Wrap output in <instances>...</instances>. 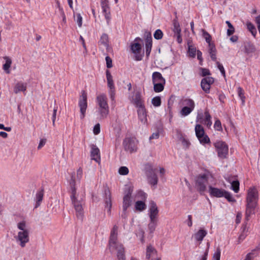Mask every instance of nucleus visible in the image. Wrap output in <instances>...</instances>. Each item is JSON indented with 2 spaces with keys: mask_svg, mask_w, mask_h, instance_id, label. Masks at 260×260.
Returning <instances> with one entry per match:
<instances>
[{
  "mask_svg": "<svg viewBox=\"0 0 260 260\" xmlns=\"http://www.w3.org/2000/svg\"><path fill=\"white\" fill-rule=\"evenodd\" d=\"M202 31L203 37L205 39L206 42L208 44V46L209 44H213V43H211V36L205 29H202Z\"/></svg>",
  "mask_w": 260,
  "mask_h": 260,
  "instance_id": "41",
  "label": "nucleus"
},
{
  "mask_svg": "<svg viewBox=\"0 0 260 260\" xmlns=\"http://www.w3.org/2000/svg\"><path fill=\"white\" fill-rule=\"evenodd\" d=\"M223 197H224L229 202H232V203H235L236 202V200L235 199V198L232 196V194L226 191V190H224V191L223 192Z\"/></svg>",
  "mask_w": 260,
  "mask_h": 260,
  "instance_id": "44",
  "label": "nucleus"
},
{
  "mask_svg": "<svg viewBox=\"0 0 260 260\" xmlns=\"http://www.w3.org/2000/svg\"><path fill=\"white\" fill-rule=\"evenodd\" d=\"M106 78L107 80L108 86L109 88H114V84L113 77L109 70L106 71Z\"/></svg>",
  "mask_w": 260,
  "mask_h": 260,
  "instance_id": "34",
  "label": "nucleus"
},
{
  "mask_svg": "<svg viewBox=\"0 0 260 260\" xmlns=\"http://www.w3.org/2000/svg\"><path fill=\"white\" fill-rule=\"evenodd\" d=\"M109 94L110 98L112 101L115 100V90L114 88H110Z\"/></svg>",
  "mask_w": 260,
  "mask_h": 260,
  "instance_id": "58",
  "label": "nucleus"
},
{
  "mask_svg": "<svg viewBox=\"0 0 260 260\" xmlns=\"http://www.w3.org/2000/svg\"><path fill=\"white\" fill-rule=\"evenodd\" d=\"M240 183L238 180H234L231 183V189L236 193L239 191Z\"/></svg>",
  "mask_w": 260,
  "mask_h": 260,
  "instance_id": "43",
  "label": "nucleus"
},
{
  "mask_svg": "<svg viewBox=\"0 0 260 260\" xmlns=\"http://www.w3.org/2000/svg\"><path fill=\"white\" fill-rule=\"evenodd\" d=\"M83 175V169L81 167H80L77 170L76 176L72 175L71 180L69 182L70 198L72 203L76 211L77 217L80 219H82L83 217V209L82 207L83 199L82 198L79 199L78 198V194L77 193L76 183L80 182Z\"/></svg>",
  "mask_w": 260,
  "mask_h": 260,
  "instance_id": "1",
  "label": "nucleus"
},
{
  "mask_svg": "<svg viewBox=\"0 0 260 260\" xmlns=\"http://www.w3.org/2000/svg\"><path fill=\"white\" fill-rule=\"evenodd\" d=\"M209 53L211 59L213 61H216V49L215 46L214 44H209Z\"/></svg>",
  "mask_w": 260,
  "mask_h": 260,
  "instance_id": "33",
  "label": "nucleus"
},
{
  "mask_svg": "<svg viewBox=\"0 0 260 260\" xmlns=\"http://www.w3.org/2000/svg\"><path fill=\"white\" fill-rule=\"evenodd\" d=\"M166 83H155L153 84V89L155 92H160L164 89Z\"/></svg>",
  "mask_w": 260,
  "mask_h": 260,
  "instance_id": "37",
  "label": "nucleus"
},
{
  "mask_svg": "<svg viewBox=\"0 0 260 260\" xmlns=\"http://www.w3.org/2000/svg\"><path fill=\"white\" fill-rule=\"evenodd\" d=\"M198 121L200 123H203L208 128H210L212 125L211 116L208 111L206 110L204 112V118L202 120V117H198Z\"/></svg>",
  "mask_w": 260,
  "mask_h": 260,
  "instance_id": "21",
  "label": "nucleus"
},
{
  "mask_svg": "<svg viewBox=\"0 0 260 260\" xmlns=\"http://www.w3.org/2000/svg\"><path fill=\"white\" fill-rule=\"evenodd\" d=\"M159 134L158 132L154 133L150 137L149 139H150V140H151L152 139H157L159 138Z\"/></svg>",
  "mask_w": 260,
  "mask_h": 260,
  "instance_id": "62",
  "label": "nucleus"
},
{
  "mask_svg": "<svg viewBox=\"0 0 260 260\" xmlns=\"http://www.w3.org/2000/svg\"><path fill=\"white\" fill-rule=\"evenodd\" d=\"M220 250L219 248H217L216 251L214 252L213 258L214 260H220Z\"/></svg>",
  "mask_w": 260,
  "mask_h": 260,
  "instance_id": "55",
  "label": "nucleus"
},
{
  "mask_svg": "<svg viewBox=\"0 0 260 260\" xmlns=\"http://www.w3.org/2000/svg\"><path fill=\"white\" fill-rule=\"evenodd\" d=\"M101 7L103 10V12L104 13H107L108 12H110L109 7L107 4V2L106 1H102L101 3Z\"/></svg>",
  "mask_w": 260,
  "mask_h": 260,
  "instance_id": "51",
  "label": "nucleus"
},
{
  "mask_svg": "<svg viewBox=\"0 0 260 260\" xmlns=\"http://www.w3.org/2000/svg\"><path fill=\"white\" fill-rule=\"evenodd\" d=\"M197 52V51L194 47L191 45L188 46V53L190 57H195Z\"/></svg>",
  "mask_w": 260,
  "mask_h": 260,
  "instance_id": "48",
  "label": "nucleus"
},
{
  "mask_svg": "<svg viewBox=\"0 0 260 260\" xmlns=\"http://www.w3.org/2000/svg\"><path fill=\"white\" fill-rule=\"evenodd\" d=\"M111 253L117 251V257L118 260H125V250L123 245L120 243H116L112 248H109Z\"/></svg>",
  "mask_w": 260,
  "mask_h": 260,
  "instance_id": "12",
  "label": "nucleus"
},
{
  "mask_svg": "<svg viewBox=\"0 0 260 260\" xmlns=\"http://www.w3.org/2000/svg\"><path fill=\"white\" fill-rule=\"evenodd\" d=\"M144 169L146 175L155 172L156 171V169L153 168L152 164L149 162L144 165Z\"/></svg>",
  "mask_w": 260,
  "mask_h": 260,
  "instance_id": "36",
  "label": "nucleus"
},
{
  "mask_svg": "<svg viewBox=\"0 0 260 260\" xmlns=\"http://www.w3.org/2000/svg\"><path fill=\"white\" fill-rule=\"evenodd\" d=\"M181 104L184 107H187L194 110L195 108V103L194 101L190 98H186L181 100Z\"/></svg>",
  "mask_w": 260,
  "mask_h": 260,
  "instance_id": "29",
  "label": "nucleus"
},
{
  "mask_svg": "<svg viewBox=\"0 0 260 260\" xmlns=\"http://www.w3.org/2000/svg\"><path fill=\"white\" fill-rule=\"evenodd\" d=\"M164 34L161 30L157 29L155 30L154 33V38L156 40H160L162 38Z\"/></svg>",
  "mask_w": 260,
  "mask_h": 260,
  "instance_id": "49",
  "label": "nucleus"
},
{
  "mask_svg": "<svg viewBox=\"0 0 260 260\" xmlns=\"http://www.w3.org/2000/svg\"><path fill=\"white\" fill-rule=\"evenodd\" d=\"M118 173L121 175H126L129 173V170L126 167L122 166L119 168Z\"/></svg>",
  "mask_w": 260,
  "mask_h": 260,
  "instance_id": "50",
  "label": "nucleus"
},
{
  "mask_svg": "<svg viewBox=\"0 0 260 260\" xmlns=\"http://www.w3.org/2000/svg\"><path fill=\"white\" fill-rule=\"evenodd\" d=\"M237 93L239 97L242 101V105H244L245 104L246 98L244 95L245 92L243 89L242 87L239 86L237 88Z\"/></svg>",
  "mask_w": 260,
  "mask_h": 260,
  "instance_id": "39",
  "label": "nucleus"
},
{
  "mask_svg": "<svg viewBox=\"0 0 260 260\" xmlns=\"http://www.w3.org/2000/svg\"><path fill=\"white\" fill-rule=\"evenodd\" d=\"M4 58L6 60V62L3 65V69L7 74H10V70L9 69L11 67V64H12V60L8 56H5L4 57Z\"/></svg>",
  "mask_w": 260,
  "mask_h": 260,
  "instance_id": "32",
  "label": "nucleus"
},
{
  "mask_svg": "<svg viewBox=\"0 0 260 260\" xmlns=\"http://www.w3.org/2000/svg\"><path fill=\"white\" fill-rule=\"evenodd\" d=\"M247 28L248 30L251 33L254 37H255L257 30L254 25L251 22H249L247 23Z\"/></svg>",
  "mask_w": 260,
  "mask_h": 260,
  "instance_id": "42",
  "label": "nucleus"
},
{
  "mask_svg": "<svg viewBox=\"0 0 260 260\" xmlns=\"http://www.w3.org/2000/svg\"><path fill=\"white\" fill-rule=\"evenodd\" d=\"M138 118L141 122L145 124L147 121L146 110L144 107L138 108Z\"/></svg>",
  "mask_w": 260,
  "mask_h": 260,
  "instance_id": "23",
  "label": "nucleus"
},
{
  "mask_svg": "<svg viewBox=\"0 0 260 260\" xmlns=\"http://www.w3.org/2000/svg\"><path fill=\"white\" fill-rule=\"evenodd\" d=\"M214 127L216 131H222V128L221 126V123L219 119H217L215 120L214 124Z\"/></svg>",
  "mask_w": 260,
  "mask_h": 260,
  "instance_id": "52",
  "label": "nucleus"
},
{
  "mask_svg": "<svg viewBox=\"0 0 260 260\" xmlns=\"http://www.w3.org/2000/svg\"><path fill=\"white\" fill-rule=\"evenodd\" d=\"M225 23L229 27V29L227 30V35L230 36L235 32V28L229 21H226Z\"/></svg>",
  "mask_w": 260,
  "mask_h": 260,
  "instance_id": "45",
  "label": "nucleus"
},
{
  "mask_svg": "<svg viewBox=\"0 0 260 260\" xmlns=\"http://www.w3.org/2000/svg\"><path fill=\"white\" fill-rule=\"evenodd\" d=\"M132 103L138 108L144 107V101L139 92H136L133 96Z\"/></svg>",
  "mask_w": 260,
  "mask_h": 260,
  "instance_id": "19",
  "label": "nucleus"
},
{
  "mask_svg": "<svg viewBox=\"0 0 260 260\" xmlns=\"http://www.w3.org/2000/svg\"><path fill=\"white\" fill-rule=\"evenodd\" d=\"M148 182L152 186H156L158 183V177L155 172L146 175Z\"/></svg>",
  "mask_w": 260,
  "mask_h": 260,
  "instance_id": "26",
  "label": "nucleus"
},
{
  "mask_svg": "<svg viewBox=\"0 0 260 260\" xmlns=\"http://www.w3.org/2000/svg\"><path fill=\"white\" fill-rule=\"evenodd\" d=\"M17 228L20 230L14 237L18 245L24 248L29 241V232L26 229L25 221H22L17 223Z\"/></svg>",
  "mask_w": 260,
  "mask_h": 260,
  "instance_id": "3",
  "label": "nucleus"
},
{
  "mask_svg": "<svg viewBox=\"0 0 260 260\" xmlns=\"http://www.w3.org/2000/svg\"><path fill=\"white\" fill-rule=\"evenodd\" d=\"M96 102L98 106V111L101 117L106 118L109 114V108L106 94H101L96 98Z\"/></svg>",
  "mask_w": 260,
  "mask_h": 260,
  "instance_id": "4",
  "label": "nucleus"
},
{
  "mask_svg": "<svg viewBox=\"0 0 260 260\" xmlns=\"http://www.w3.org/2000/svg\"><path fill=\"white\" fill-rule=\"evenodd\" d=\"M152 83H166L165 78L162 77L160 73L154 72L152 75Z\"/></svg>",
  "mask_w": 260,
  "mask_h": 260,
  "instance_id": "27",
  "label": "nucleus"
},
{
  "mask_svg": "<svg viewBox=\"0 0 260 260\" xmlns=\"http://www.w3.org/2000/svg\"><path fill=\"white\" fill-rule=\"evenodd\" d=\"M258 200V192L255 187H250L246 197V208L245 219L247 221L249 220L251 215L255 213V209L257 205Z\"/></svg>",
  "mask_w": 260,
  "mask_h": 260,
  "instance_id": "2",
  "label": "nucleus"
},
{
  "mask_svg": "<svg viewBox=\"0 0 260 260\" xmlns=\"http://www.w3.org/2000/svg\"><path fill=\"white\" fill-rule=\"evenodd\" d=\"M91 152L90 156L91 159L95 160L96 162L100 163L101 161L100 151L98 147L94 144L90 146Z\"/></svg>",
  "mask_w": 260,
  "mask_h": 260,
  "instance_id": "17",
  "label": "nucleus"
},
{
  "mask_svg": "<svg viewBox=\"0 0 260 260\" xmlns=\"http://www.w3.org/2000/svg\"><path fill=\"white\" fill-rule=\"evenodd\" d=\"M105 207L108 208V212L110 214L112 208L111 193L110 189L107 188L105 190Z\"/></svg>",
  "mask_w": 260,
  "mask_h": 260,
  "instance_id": "20",
  "label": "nucleus"
},
{
  "mask_svg": "<svg viewBox=\"0 0 260 260\" xmlns=\"http://www.w3.org/2000/svg\"><path fill=\"white\" fill-rule=\"evenodd\" d=\"M78 106L80 108V117L81 119H83L85 116L86 111L87 108V96L86 92L84 90H82L81 92V95L79 99Z\"/></svg>",
  "mask_w": 260,
  "mask_h": 260,
  "instance_id": "8",
  "label": "nucleus"
},
{
  "mask_svg": "<svg viewBox=\"0 0 260 260\" xmlns=\"http://www.w3.org/2000/svg\"><path fill=\"white\" fill-rule=\"evenodd\" d=\"M46 139H41L39 144V145L38 146V149H41L46 144Z\"/></svg>",
  "mask_w": 260,
  "mask_h": 260,
  "instance_id": "61",
  "label": "nucleus"
},
{
  "mask_svg": "<svg viewBox=\"0 0 260 260\" xmlns=\"http://www.w3.org/2000/svg\"><path fill=\"white\" fill-rule=\"evenodd\" d=\"M76 22L79 27H81L82 24V17L80 14H77L76 15Z\"/></svg>",
  "mask_w": 260,
  "mask_h": 260,
  "instance_id": "56",
  "label": "nucleus"
},
{
  "mask_svg": "<svg viewBox=\"0 0 260 260\" xmlns=\"http://www.w3.org/2000/svg\"><path fill=\"white\" fill-rule=\"evenodd\" d=\"M207 234V232L205 230L201 229L197 232L194 234L192 237L194 238L196 241L199 242L200 244Z\"/></svg>",
  "mask_w": 260,
  "mask_h": 260,
  "instance_id": "24",
  "label": "nucleus"
},
{
  "mask_svg": "<svg viewBox=\"0 0 260 260\" xmlns=\"http://www.w3.org/2000/svg\"><path fill=\"white\" fill-rule=\"evenodd\" d=\"M152 47V39L150 34H149L145 39L146 55L148 57L151 52Z\"/></svg>",
  "mask_w": 260,
  "mask_h": 260,
  "instance_id": "25",
  "label": "nucleus"
},
{
  "mask_svg": "<svg viewBox=\"0 0 260 260\" xmlns=\"http://www.w3.org/2000/svg\"><path fill=\"white\" fill-rule=\"evenodd\" d=\"M208 175L203 174L199 175L196 180V186L200 192H203L206 189V184L208 183Z\"/></svg>",
  "mask_w": 260,
  "mask_h": 260,
  "instance_id": "11",
  "label": "nucleus"
},
{
  "mask_svg": "<svg viewBox=\"0 0 260 260\" xmlns=\"http://www.w3.org/2000/svg\"><path fill=\"white\" fill-rule=\"evenodd\" d=\"M193 110L187 107H184L181 109L180 111V114L181 116L185 117L190 114Z\"/></svg>",
  "mask_w": 260,
  "mask_h": 260,
  "instance_id": "40",
  "label": "nucleus"
},
{
  "mask_svg": "<svg viewBox=\"0 0 260 260\" xmlns=\"http://www.w3.org/2000/svg\"><path fill=\"white\" fill-rule=\"evenodd\" d=\"M200 70L201 71V76L203 77L211 75L209 69L201 68L200 69Z\"/></svg>",
  "mask_w": 260,
  "mask_h": 260,
  "instance_id": "54",
  "label": "nucleus"
},
{
  "mask_svg": "<svg viewBox=\"0 0 260 260\" xmlns=\"http://www.w3.org/2000/svg\"><path fill=\"white\" fill-rule=\"evenodd\" d=\"M138 143L135 138H126L124 140L123 145L125 151L133 153L137 151Z\"/></svg>",
  "mask_w": 260,
  "mask_h": 260,
  "instance_id": "9",
  "label": "nucleus"
},
{
  "mask_svg": "<svg viewBox=\"0 0 260 260\" xmlns=\"http://www.w3.org/2000/svg\"><path fill=\"white\" fill-rule=\"evenodd\" d=\"M218 156L221 159L227 158L229 153V147L225 142L216 141L213 143Z\"/></svg>",
  "mask_w": 260,
  "mask_h": 260,
  "instance_id": "6",
  "label": "nucleus"
},
{
  "mask_svg": "<svg viewBox=\"0 0 260 260\" xmlns=\"http://www.w3.org/2000/svg\"><path fill=\"white\" fill-rule=\"evenodd\" d=\"M197 58L200 60V64L202 65L203 62V58H202V53L200 50H197Z\"/></svg>",
  "mask_w": 260,
  "mask_h": 260,
  "instance_id": "60",
  "label": "nucleus"
},
{
  "mask_svg": "<svg viewBox=\"0 0 260 260\" xmlns=\"http://www.w3.org/2000/svg\"><path fill=\"white\" fill-rule=\"evenodd\" d=\"M196 135L201 144L205 145L210 143V140L209 137L205 134L203 127L199 124H196L195 126Z\"/></svg>",
  "mask_w": 260,
  "mask_h": 260,
  "instance_id": "7",
  "label": "nucleus"
},
{
  "mask_svg": "<svg viewBox=\"0 0 260 260\" xmlns=\"http://www.w3.org/2000/svg\"><path fill=\"white\" fill-rule=\"evenodd\" d=\"M157 220H150V223L148 224V229L150 233H153L156 228L157 225Z\"/></svg>",
  "mask_w": 260,
  "mask_h": 260,
  "instance_id": "46",
  "label": "nucleus"
},
{
  "mask_svg": "<svg viewBox=\"0 0 260 260\" xmlns=\"http://www.w3.org/2000/svg\"><path fill=\"white\" fill-rule=\"evenodd\" d=\"M109 38L108 35L103 34L101 37L99 43L105 47L108 46Z\"/></svg>",
  "mask_w": 260,
  "mask_h": 260,
  "instance_id": "38",
  "label": "nucleus"
},
{
  "mask_svg": "<svg viewBox=\"0 0 260 260\" xmlns=\"http://www.w3.org/2000/svg\"><path fill=\"white\" fill-rule=\"evenodd\" d=\"M256 50V47L252 43L248 42L245 43L244 52L247 55L254 53Z\"/></svg>",
  "mask_w": 260,
  "mask_h": 260,
  "instance_id": "28",
  "label": "nucleus"
},
{
  "mask_svg": "<svg viewBox=\"0 0 260 260\" xmlns=\"http://www.w3.org/2000/svg\"><path fill=\"white\" fill-rule=\"evenodd\" d=\"M188 219L187 221V224L189 227H191L192 225V216L191 215H189L187 216Z\"/></svg>",
  "mask_w": 260,
  "mask_h": 260,
  "instance_id": "64",
  "label": "nucleus"
},
{
  "mask_svg": "<svg viewBox=\"0 0 260 260\" xmlns=\"http://www.w3.org/2000/svg\"><path fill=\"white\" fill-rule=\"evenodd\" d=\"M148 212L150 220H157L159 211L157 205L154 201H151L150 203V207Z\"/></svg>",
  "mask_w": 260,
  "mask_h": 260,
  "instance_id": "16",
  "label": "nucleus"
},
{
  "mask_svg": "<svg viewBox=\"0 0 260 260\" xmlns=\"http://www.w3.org/2000/svg\"><path fill=\"white\" fill-rule=\"evenodd\" d=\"M93 132L95 135H98L100 133V125L99 123L94 125Z\"/></svg>",
  "mask_w": 260,
  "mask_h": 260,
  "instance_id": "59",
  "label": "nucleus"
},
{
  "mask_svg": "<svg viewBox=\"0 0 260 260\" xmlns=\"http://www.w3.org/2000/svg\"><path fill=\"white\" fill-rule=\"evenodd\" d=\"M118 230V226L116 225H114L110 233L108 242V248H112L116 243H118L117 241Z\"/></svg>",
  "mask_w": 260,
  "mask_h": 260,
  "instance_id": "13",
  "label": "nucleus"
},
{
  "mask_svg": "<svg viewBox=\"0 0 260 260\" xmlns=\"http://www.w3.org/2000/svg\"><path fill=\"white\" fill-rule=\"evenodd\" d=\"M137 41H142L141 38L138 37L135 39V42L131 44V50L135 55V59L137 61H140L142 59L143 54H141L142 45L139 43L136 42Z\"/></svg>",
  "mask_w": 260,
  "mask_h": 260,
  "instance_id": "10",
  "label": "nucleus"
},
{
  "mask_svg": "<svg viewBox=\"0 0 260 260\" xmlns=\"http://www.w3.org/2000/svg\"><path fill=\"white\" fill-rule=\"evenodd\" d=\"M214 82V79L212 77H205L201 80V86L202 89L206 93H209L211 85Z\"/></svg>",
  "mask_w": 260,
  "mask_h": 260,
  "instance_id": "15",
  "label": "nucleus"
},
{
  "mask_svg": "<svg viewBox=\"0 0 260 260\" xmlns=\"http://www.w3.org/2000/svg\"><path fill=\"white\" fill-rule=\"evenodd\" d=\"M133 189L131 187H128L124 191L122 199V213L121 217L125 218L127 216V209L132 205L133 201L132 199V194Z\"/></svg>",
  "mask_w": 260,
  "mask_h": 260,
  "instance_id": "5",
  "label": "nucleus"
},
{
  "mask_svg": "<svg viewBox=\"0 0 260 260\" xmlns=\"http://www.w3.org/2000/svg\"><path fill=\"white\" fill-rule=\"evenodd\" d=\"M105 19L107 20V23H109L111 20L110 12H108L107 13H104Z\"/></svg>",
  "mask_w": 260,
  "mask_h": 260,
  "instance_id": "63",
  "label": "nucleus"
},
{
  "mask_svg": "<svg viewBox=\"0 0 260 260\" xmlns=\"http://www.w3.org/2000/svg\"><path fill=\"white\" fill-rule=\"evenodd\" d=\"M216 64L217 65V68L220 71L222 75L225 77V71L224 70V67L222 64H221L219 61H216Z\"/></svg>",
  "mask_w": 260,
  "mask_h": 260,
  "instance_id": "53",
  "label": "nucleus"
},
{
  "mask_svg": "<svg viewBox=\"0 0 260 260\" xmlns=\"http://www.w3.org/2000/svg\"><path fill=\"white\" fill-rule=\"evenodd\" d=\"M173 31L174 35L179 34L181 33V29L180 27V24L177 19H174L173 21Z\"/></svg>",
  "mask_w": 260,
  "mask_h": 260,
  "instance_id": "35",
  "label": "nucleus"
},
{
  "mask_svg": "<svg viewBox=\"0 0 260 260\" xmlns=\"http://www.w3.org/2000/svg\"><path fill=\"white\" fill-rule=\"evenodd\" d=\"M146 257L148 260H160L157 257L156 250L151 245L147 247Z\"/></svg>",
  "mask_w": 260,
  "mask_h": 260,
  "instance_id": "18",
  "label": "nucleus"
},
{
  "mask_svg": "<svg viewBox=\"0 0 260 260\" xmlns=\"http://www.w3.org/2000/svg\"><path fill=\"white\" fill-rule=\"evenodd\" d=\"M106 61L107 68H111L112 67V60L109 56L106 57Z\"/></svg>",
  "mask_w": 260,
  "mask_h": 260,
  "instance_id": "57",
  "label": "nucleus"
},
{
  "mask_svg": "<svg viewBox=\"0 0 260 260\" xmlns=\"http://www.w3.org/2000/svg\"><path fill=\"white\" fill-rule=\"evenodd\" d=\"M224 189L214 187L211 186L209 187L210 195L213 197L221 198L223 197Z\"/></svg>",
  "mask_w": 260,
  "mask_h": 260,
  "instance_id": "22",
  "label": "nucleus"
},
{
  "mask_svg": "<svg viewBox=\"0 0 260 260\" xmlns=\"http://www.w3.org/2000/svg\"><path fill=\"white\" fill-rule=\"evenodd\" d=\"M151 102L154 107H159L161 105V99L158 96H155L152 99Z\"/></svg>",
  "mask_w": 260,
  "mask_h": 260,
  "instance_id": "47",
  "label": "nucleus"
},
{
  "mask_svg": "<svg viewBox=\"0 0 260 260\" xmlns=\"http://www.w3.org/2000/svg\"><path fill=\"white\" fill-rule=\"evenodd\" d=\"M26 90V84L19 82H18L15 86L14 88V92L15 93H18L19 92H24Z\"/></svg>",
  "mask_w": 260,
  "mask_h": 260,
  "instance_id": "31",
  "label": "nucleus"
},
{
  "mask_svg": "<svg viewBox=\"0 0 260 260\" xmlns=\"http://www.w3.org/2000/svg\"><path fill=\"white\" fill-rule=\"evenodd\" d=\"M44 197V189L42 188L41 189L37 191V193L36 194L35 201L36 202L35 208H38L41 205V203L43 200Z\"/></svg>",
  "mask_w": 260,
  "mask_h": 260,
  "instance_id": "30",
  "label": "nucleus"
},
{
  "mask_svg": "<svg viewBox=\"0 0 260 260\" xmlns=\"http://www.w3.org/2000/svg\"><path fill=\"white\" fill-rule=\"evenodd\" d=\"M139 195L142 197L143 201H138L135 203V207L137 211L141 212L146 209L147 206L145 203L147 199V194L143 191H140Z\"/></svg>",
  "mask_w": 260,
  "mask_h": 260,
  "instance_id": "14",
  "label": "nucleus"
}]
</instances>
